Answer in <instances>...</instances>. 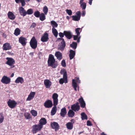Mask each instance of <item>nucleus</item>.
I'll list each match as a JSON object with an SVG mask.
<instances>
[{"label": "nucleus", "instance_id": "nucleus-8", "mask_svg": "<svg viewBox=\"0 0 135 135\" xmlns=\"http://www.w3.org/2000/svg\"><path fill=\"white\" fill-rule=\"evenodd\" d=\"M10 81V79L5 76H3L1 80V81L2 83L6 84H8Z\"/></svg>", "mask_w": 135, "mask_h": 135}, {"label": "nucleus", "instance_id": "nucleus-30", "mask_svg": "<svg viewBox=\"0 0 135 135\" xmlns=\"http://www.w3.org/2000/svg\"><path fill=\"white\" fill-rule=\"evenodd\" d=\"M68 114L69 117H72L74 116L75 113L73 110H70L68 113Z\"/></svg>", "mask_w": 135, "mask_h": 135}, {"label": "nucleus", "instance_id": "nucleus-49", "mask_svg": "<svg viewBox=\"0 0 135 135\" xmlns=\"http://www.w3.org/2000/svg\"><path fill=\"white\" fill-rule=\"evenodd\" d=\"M20 2H21V5L22 6H25V0H21Z\"/></svg>", "mask_w": 135, "mask_h": 135}, {"label": "nucleus", "instance_id": "nucleus-37", "mask_svg": "<svg viewBox=\"0 0 135 135\" xmlns=\"http://www.w3.org/2000/svg\"><path fill=\"white\" fill-rule=\"evenodd\" d=\"M81 119L82 120L87 119V116L84 113H82L81 114Z\"/></svg>", "mask_w": 135, "mask_h": 135}, {"label": "nucleus", "instance_id": "nucleus-56", "mask_svg": "<svg viewBox=\"0 0 135 135\" xmlns=\"http://www.w3.org/2000/svg\"><path fill=\"white\" fill-rule=\"evenodd\" d=\"M93 0H89V4L90 5H91L92 3V2Z\"/></svg>", "mask_w": 135, "mask_h": 135}, {"label": "nucleus", "instance_id": "nucleus-41", "mask_svg": "<svg viewBox=\"0 0 135 135\" xmlns=\"http://www.w3.org/2000/svg\"><path fill=\"white\" fill-rule=\"evenodd\" d=\"M80 7L82 8V9L84 10L85 9L86 7V4L85 3H84L80 4Z\"/></svg>", "mask_w": 135, "mask_h": 135}, {"label": "nucleus", "instance_id": "nucleus-35", "mask_svg": "<svg viewBox=\"0 0 135 135\" xmlns=\"http://www.w3.org/2000/svg\"><path fill=\"white\" fill-rule=\"evenodd\" d=\"M52 32L54 35L57 37L58 35V33L57 30L54 28H52Z\"/></svg>", "mask_w": 135, "mask_h": 135}, {"label": "nucleus", "instance_id": "nucleus-55", "mask_svg": "<svg viewBox=\"0 0 135 135\" xmlns=\"http://www.w3.org/2000/svg\"><path fill=\"white\" fill-rule=\"evenodd\" d=\"M85 11H82V16H84L85 14Z\"/></svg>", "mask_w": 135, "mask_h": 135}, {"label": "nucleus", "instance_id": "nucleus-18", "mask_svg": "<svg viewBox=\"0 0 135 135\" xmlns=\"http://www.w3.org/2000/svg\"><path fill=\"white\" fill-rule=\"evenodd\" d=\"M44 84L46 88H49L52 84L51 82L48 79H46L44 81Z\"/></svg>", "mask_w": 135, "mask_h": 135}, {"label": "nucleus", "instance_id": "nucleus-20", "mask_svg": "<svg viewBox=\"0 0 135 135\" xmlns=\"http://www.w3.org/2000/svg\"><path fill=\"white\" fill-rule=\"evenodd\" d=\"M64 35L68 39H70L72 37V33L70 31H64Z\"/></svg>", "mask_w": 135, "mask_h": 135}, {"label": "nucleus", "instance_id": "nucleus-53", "mask_svg": "<svg viewBox=\"0 0 135 135\" xmlns=\"http://www.w3.org/2000/svg\"><path fill=\"white\" fill-rule=\"evenodd\" d=\"M36 24L35 23H33L31 26V28H34L36 26Z\"/></svg>", "mask_w": 135, "mask_h": 135}, {"label": "nucleus", "instance_id": "nucleus-52", "mask_svg": "<svg viewBox=\"0 0 135 135\" xmlns=\"http://www.w3.org/2000/svg\"><path fill=\"white\" fill-rule=\"evenodd\" d=\"M87 124L88 126H91L92 125L91 122L89 120L87 121Z\"/></svg>", "mask_w": 135, "mask_h": 135}, {"label": "nucleus", "instance_id": "nucleus-6", "mask_svg": "<svg viewBox=\"0 0 135 135\" xmlns=\"http://www.w3.org/2000/svg\"><path fill=\"white\" fill-rule=\"evenodd\" d=\"M6 59L7 60L6 64L11 66L12 68H13L14 66L13 65L15 63V61L14 59L12 58L8 57H7Z\"/></svg>", "mask_w": 135, "mask_h": 135}, {"label": "nucleus", "instance_id": "nucleus-45", "mask_svg": "<svg viewBox=\"0 0 135 135\" xmlns=\"http://www.w3.org/2000/svg\"><path fill=\"white\" fill-rule=\"evenodd\" d=\"M25 116L27 119H28L30 118V114L28 113H26L25 114Z\"/></svg>", "mask_w": 135, "mask_h": 135}, {"label": "nucleus", "instance_id": "nucleus-59", "mask_svg": "<svg viewBox=\"0 0 135 135\" xmlns=\"http://www.w3.org/2000/svg\"><path fill=\"white\" fill-rule=\"evenodd\" d=\"M84 0H80V2L79 4H80L84 3V2H83Z\"/></svg>", "mask_w": 135, "mask_h": 135}, {"label": "nucleus", "instance_id": "nucleus-64", "mask_svg": "<svg viewBox=\"0 0 135 135\" xmlns=\"http://www.w3.org/2000/svg\"><path fill=\"white\" fill-rule=\"evenodd\" d=\"M102 135H106L104 132H103L101 134Z\"/></svg>", "mask_w": 135, "mask_h": 135}, {"label": "nucleus", "instance_id": "nucleus-38", "mask_svg": "<svg viewBox=\"0 0 135 135\" xmlns=\"http://www.w3.org/2000/svg\"><path fill=\"white\" fill-rule=\"evenodd\" d=\"M77 46V43L75 42H73L72 44L70 45V46L74 49H76Z\"/></svg>", "mask_w": 135, "mask_h": 135}, {"label": "nucleus", "instance_id": "nucleus-44", "mask_svg": "<svg viewBox=\"0 0 135 135\" xmlns=\"http://www.w3.org/2000/svg\"><path fill=\"white\" fill-rule=\"evenodd\" d=\"M40 15V12L38 11L35 12L34 13V15L36 17H39Z\"/></svg>", "mask_w": 135, "mask_h": 135}, {"label": "nucleus", "instance_id": "nucleus-29", "mask_svg": "<svg viewBox=\"0 0 135 135\" xmlns=\"http://www.w3.org/2000/svg\"><path fill=\"white\" fill-rule=\"evenodd\" d=\"M66 113V108H64L61 109L60 114L61 116L63 117L65 115Z\"/></svg>", "mask_w": 135, "mask_h": 135}, {"label": "nucleus", "instance_id": "nucleus-22", "mask_svg": "<svg viewBox=\"0 0 135 135\" xmlns=\"http://www.w3.org/2000/svg\"><path fill=\"white\" fill-rule=\"evenodd\" d=\"M79 101L80 104L82 108H84L85 106V103L82 97L79 99Z\"/></svg>", "mask_w": 135, "mask_h": 135}, {"label": "nucleus", "instance_id": "nucleus-28", "mask_svg": "<svg viewBox=\"0 0 135 135\" xmlns=\"http://www.w3.org/2000/svg\"><path fill=\"white\" fill-rule=\"evenodd\" d=\"M66 126L68 129L71 130L73 128V124L71 122H69L66 124Z\"/></svg>", "mask_w": 135, "mask_h": 135}, {"label": "nucleus", "instance_id": "nucleus-58", "mask_svg": "<svg viewBox=\"0 0 135 135\" xmlns=\"http://www.w3.org/2000/svg\"><path fill=\"white\" fill-rule=\"evenodd\" d=\"M70 121L73 124V123H75V120L74 119H72Z\"/></svg>", "mask_w": 135, "mask_h": 135}, {"label": "nucleus", "instance_id": "nucleus-14", "mask_svg": "<svg viewBox=\"0 0 135 135\" xmlns=\"http://www.w3.org/2000/svg\"><path fill=\"white\" fill-rule=\"evenodd\" d=\"M12 48L10 44L7 42L6 43L3 45V49L5 50H11Z\"/></svg>", "mask_w": 135, "mask_h": 135}, {"label": "nucleus", "instance_id": "nucleus-13", "mask_svg": "<svg viewBox=\"0 0 135 135\" xmlns=\"http://www.w3.org/2000/svg\"><path fill=\"white\" fill-rule=\"evenodd\" d=\"M27 39L23 37H21L19 39V42L23 46H25L26 44Z\"/></svg>", "mask_w": 135, "mask_h": 135}, {"label": "nucleus", "instance_id": "nucleus-17", "mask_svg": "<svg viewBox=\"0 0 135 135\" xmlns=\"http://www.w3.org/2000/svg\"><path fill=\"white\" fill-rule=\"evenodd\" d=\"M18 10L21 15L25 16L26 15V11L22 7H19L18 8Z\"/></svg>", "mask_w": 135, "mask_h": 135}, {"label": "nucleus", "instance_id": "nucleus-31", "mask_svg": "<svg viewBox=\"0 0 135 135\" xmlns=\"http://www.w3.org/2000/svg\"><path fill=\"white\" fill-rule=\"evenodd\" d=\"M51 24L52 27L54 28L57 27L58 26L57 23L54 21H52L51 22Z\"/></svg>", "mask_w": 135, "mask_h": 135}, {"label": "nucleus", "instance_id": "nucleus-39", "mask_svg": "<svg viewBox=\"0 0 135 135\" xmlns=\"http://www.w3.org/2000/svg\"><path fill=\"white\" fill-rule=\"evenodd\" d=\"M32 115L34 117H36L37 115V112L36 110H32L30 112Z\"/></svg>", "mask_w": 135, "mask_h": 135}, {"label": "nucleus", "instance_id": "nucleus-62", "mask_svg": "<svg viewBox=\"0 0 135 135\" xmlns=\"http://www.w3.org/2000/svg\"><path fill=\"white\" fill-rule=\"evenodd\" d=\"M14 75V74L13 73L11 75V77H12Z\"/></svg>", "mask_w": 135, "mask_h": 135}, {"label": "nucleus", "instance_id": "nucleus-48", "mask_svg": "<svg viewBox=\"0 0 135 135\" xmlns=\"http://www.w3.org/2000/svg\"><path fill=\"white\" fill-rule=\"evenodd\" d=\"M61 64L64 67H65L66 66V64L65 60H63L61 61Z\"/></svg>", "mask_w": 135, "mask_h": 135}, {"label": "nucleus", "instance_id": "nucleus-43", "mask_svg": "<svg viewBox=\"0 0 135 135\" xmlns=\"http://www.w3.org/2000/svg\"><path fill=\"white\" fill-rule=\"evenodd\" d=\"M4 119V116L2 113H0V123H2Z\"/></svg>", "mask_w": 135, "mask_h": 135}, {"label": "nucleus", "instance_id": "nucleus-10", "mask_svg": "<svg viewBox=\"0 0 135 135\" xmlns=\"http://www.w3.org/2000/svg\"><path fill=\"white\" fill-rule=\"evenodd\" d=\"M76 15L73 16H71L73 18V20L75 21H79L80 19V11H77L76 13Z\"/></svg>", "mask_w": 135, "mask_h": 135}, {"label": "nucleus", "instance_id": "nucleus-12", "mask_svg": "<svg viewBox=\"0 0 135 135\" xmlns=\"http://www.w3.org/2000/svg\"><path fill=\"white\" fill-rule=\"evenodd\" d=\"M78 102H77L75 104L72 105L71 106V109L73 110L75 112L78 111L80 109V106Z\"/></svg>", "mask_w": 135, "mask_h": 135}, {"label": "nucleus", "instance_id": "nucleus-54", "mask_svg": "<svg viewBox=\"0 0 135 135\" xmlns=\"http://www.w3.org/2000/svg\"><path fill=\"white\" fill-rule=\"evenodd\" d=\"M57 41H64V40L62 38H59L57 39Z\"/></svg>", "mask_w": 135, "mask_h": 135}, {"label": "nucleus", "instance_id": "nucleus-16", "mask_svg": "<svg viewBox=\"0 0 135 135\" xmlns=\"http://www.w3.org/2000/svg\"><path fill=\"white\" fill-rule=\"evenodd\" d=\"M48 39V35L47 33L45 32L41 38V40L43 42H46L47 41Z\"/></svg>", "mask_w": 135, "mask_h": 135}, {"label": "nucleus", "instance_id": "nucleus-40", "mask_svg": "<svg viewBox=\"0 0 135 135\" xmlns=\"http://www.w3.org/2000/svg\"><path fill=\"white\" fill-rule=\"evenodd\" d=\"M43 10L44 14L45 15H47L48 12V9L47 7L45 6L43 8Z\"/></svg>", "mask_w": 135, "mask_h": 135}, {"label": "nucleus", "instance_id": "nucleus-24", "mask_svg": "<svg viewBox=\"0 0 135 135\" xmlns=\"http://www.w3.org/2000/svg\"><path fill=\"white\" fill-rule=\"evenodd\" d=\"M75 52L74 51L70 50V51L69 56L70 60L73 59L75 56Z\"/></svg>", "mask_w": 135, "mask_h": 135}, {"label": "nucleus", "instance_id": "nucleus-11", "mask_svg": "<svg viewBox=\"0 0 135 135\" xmlns=\"http://www.w3.org/2000/svg\"><path fill=\"white\" fill-rule=\"evenodd\" d=\"M50 125L52 128L54 129L56 131H57L59 129V126L57 122H54L51 123Z\"/></svg>", "mask_w": 135, "mask_h": 135}, {"label": "nucleus", "instance_id": "nucleus-32", "mask_svg": "<svg viewBox=\"0 0 135 135\" xmlns=\"http://www.w3.org/2000/svg\"><path fill=\"white\" fill-rule=\"evenodd\" d=\"M56 106H54L51 110V115H54L56 113Z\"/></svg>", "mask_w": 135, "mask_h": 135}, {"label": "nucleus", "instance_id": "nucleus-26", "mask_svg": "<svg viewBox=\"0 0 135 135\" xmlns=\"http://www.w3.org/2000/svg\"><path fill=\"white\" fill-rule=\"evenodd\" d=\"M47 123L46 120L45 118H41L39 121V124H40L43 127V125H45Z\"/></svg>", "mask_w": 135, "mask_h": 135}, {"label": "nucleus", "instance_id": "nucleus-47", "mask_svg": "<svg viewBox=\"0 0 135 135\" xmlns=\"http://www.w3.org/2000/svg\"><path fill=\"white\" fill-rule=\"evenodd\" d=\"M66 13L69 15H71L72 14V12L70 9H66Z\"/></svg>", "mask_w": 135, "mask_h": 135}, {"label": "nucleus", "instance_id": "nucleus-5", "mask_svg": "<svg viewBox=\"0 0 135 135\" xmlns=\"http://www.w3.org/2000/svg\"><path fill=\"white\" fill-rule=\"evenodd\" d=\"M42 128V126L40 124H35L32 126V131L33 133H35L40 131Z\"/></svg>", "mask_w": 135, "mask_h": 135}, {"label": "nucleus", "instance_id": "nucleus-57", "mask_svg": "<svg viewBox=\"0 0 135 135\" xmlns=\"http://www.w3.org/2000/svg\"><path fill=\"white\" fill-rule=\"evenodd\" d=\"M21 0H15V2L17 3H19Z\"/></svg>", "mask_w": 135, "mask_h": 135}, {"label": "nucleus", "instance_id": "nucleus-42", "mask_svg": "<svg viewBox=\"0 0 135 135\" xmlns=\"http://www.w3.org/2000/svg\"><path fill=\"white\" fill-rule=\"evenodd\" d=\"M33 10L31 8L28 9L27 12H26V15H30L32 14L33 13Z\"/></svg>", "mask_w": 135, "mask_h": 135}, {"label": "nucleus", "instance_id": "nucleus-15", "mask_svg": "<svg viewBox=\"0 0 135 135\" xmlns=\"http://www.w3.org/2000/svg\"><path fill=\"white\" fill-rule=\"evenodd\" d=\"M35 92H31L28 95L26 100L27 101H30L33 99L35 95Z\"/></svg>", "mask_w": 135, "mask_h": 135}, {"label": "nucleus", "instance_id": "nucleus-9", "mask_svg": "<svg viewBox=\"0 0 135 135\" xmlns=\"http://www.w3.org/2000/svg\"><path fill=\"white\" fill-rule=\"evenodd\" d=\"M58 95L56 93H54L52 96V98L53 99L54 105L56 106L57 105L58 103Z\"/></svg>", "mask_w": 135, "mask_h": 135}, {"label": "nucleus", "instance_id": "nucleus-4", "mask_svg": "<svg viewBox=\"0 0 135 135\" xmlns=\"http://www.w3.org/2000/svg\"><path fill=\"white\" fill-rule=\"evenodd\" d=\"M30 44L31 47L33 49H35L37 48V41L35 37H33L31 38Z\"/></svg>", "mask_w": 135, "mask_h": 135}, {"label": "nucleus", "instance_id": "nucleus-63", "mask_svg": "<svg viewBox=\"0 0 135 135\" xmlns=\"http://www.w3.org/2000/svg\"><path fill=\"white\" fill-rule=\"evenodd\" d=\"M77 42H80V39H79V38H78V39H77Z\"/></svg>", "mask_w": 135, "mask_h": 135}, {"label": "nucleus", "instance_id": "nucleus-50", "mask_svg": "<svg viewBox=\"0 0 135 135\" xmlns=\"http://www.w3.org/2000/svg\"><path fill=\"white\" fill-rule=\"evenodd\" d=\"M64 34L63 33H62L61 32H60L59 33V36L61 37L62 38L64 37Z\"/></svg>", "mask_w": 135, "mask_h": 135}, {"label": "nucleus", "instance_id": "nucleus-46", "mask_svg": "<svg viewBox=\"0 0 135 135\" xmlns=\"http://www.w3.org/2000/svg\"><path fill=\"white\" fill-rule=\"evenodd\" d=\"M80 37H81L80 36L76 35H74V40H76L78 38L80 39Z\"/></svg>", "mask_w": 135, "mask_h": 135}, {"label": "nucleus", "instance_id": "nucleus-27", "mask_svg": "<svg viewBox=\"0 0 135 135\" xmlns=\"http://www.w3.org/2000/svg\"><path fill=\"white\" fill-rule=\"evenodd\" d=\"M65 46V44L64 41H61V44L60 47H59V49L61 51L63 50Z\"/></svg>", "mask_w": 135, "mask_h": 135}, {"label": "nucleus", "instance_id": "nucleus-21", "mask_svg": "<svg viewBox=\"0 0 135 135\" xmlns=\"http://www.w3.org/2000/svg\"><path fill=\"white\" fill-rule=\"evenodd\" d=\"M8 18L11 20H13L15 19L16 16L13 13L11 12H9L7 13Z\"/></svg>", "mask_w": 135, "mask_h": 135}, {"label": "nucleus", "instance_id": "nucleus-36", "mask_svg": "<svg viewBox=\"0 0 135 135\" xmlns=\"http://www.w3.org/2000/svg\"><path fill=\"white\" fill-rule=\"evenodd\" d=\"M82 31V29L78 28L75 29V31L77 35H80V32H81Z\"/></svg>", "mask_w": 135, "mask_h": 135}, {"label": "nucleus", "instance_id": "nucleus-51", "mask_svg": "<svg viewBox=\"0 0 135 135\" xmlns=\"http://www.w3.org/2000/svg\"><path fill=\"white\" fill-rule=\"evenodd\" d=\"M7 54L9 55L12 56L14 54L12 52L8 51L7 52Z\"/></svg>", "mask_w": 135, "mask_h": 135}, {"label": "nucleus", "instance_id": "nucleus-7", "mask_svg": "<svg viewBox=\"0 0 135 135\" xmlns=\"http://www.w3.org/2000/svg\"><path fill=\"white\" fill-rule=\"evenodd\" d=\"M7 104L10 108L12 109L16 106L17 103L15 100L9 99L7 102Z\"/></svg>", "mask_w": 135, "mask_h": 135}, {"label": "nucleus", "instance_id": "nucleus-61", "mask_svg": "<svg viewBox=\"0 0 135 135\" xmlns=\"http://www.w3.org/2000/svg\"><path fill=\"white\" fill-rule=\"evenodd\" d=\"M66 18L68 20H69V18H70V17L69 16H67L66 17Z\"/></svg>", "mask_w": 135, "mask_h": 135}, {"label": "nucleus", "instance_id": "nucleus-1", "mask_svg": "<svg viewBox=\"0 0 135 135\" xmlns=\"http://www.w3.org/2000/svg\"><path fill=\"white\" fill-rule=\"evenodd\" d=\"M48 66H50L53 68H55L58 65L57 63L56 62L54 56L51 54L49 55L48 61Z\"/></svg>", "mask_w": 135, "mask_h": 135}, {"label": "nucleus", "instance_id": "nucleus-3", "mask_svg": "<svg viewBox=\"0 0 135 135\" xmlns=\"http://www.w3.org/2000/svg\"><path fill=\"white\" fill-rule=\"evenodd\" d=\"M80 80H79V77H75V79L72 80V86L75 91H76L77 90V84H79L80 83Z\"/></svg>", "mask_w": 135, "mask_h": 135}, {"label": "nucleus", "instance_id": "nucleus-23", "mask_svg": "<svg viewBox=\"0 0 135 135\" xmlns=\"http://www.w3.org/2000/svg\"><path fill=\"white\" fill-rule=\"evenodd\" d=\"M55 56L56 57L57 59L59 60L62 59V55L61 53L59 51L56 52L55 54Z\"/></svg>", "mask_w": 135, "mask_h": 135}, {"label": "nucleus", "instance_id": "nucleus-34", "mask_svg": "<svg viewBox=\"0 0 135 135\" xmlns=\"http://www.w3.org/2000/svg\"><path fill=\"white\" fill-rule=\"evenodd\" d=\"M20 32L21 31L20 29L18 28H17L15 31L14 34L15 35L17 36L20 34Z\"/></svg>", "mask_w": 135, "mask_h": 135}, {"label": "nucleus", "instance_id": "nucleus-60", "mask_svg": "<svg viewBox=\"0 0 135 135\" xmlns=\"http://www.w3.org/2000/svg\"><path fill=\"white\" fill-rule=\"evenodd\" d=\"M30 55L32 56L34 54V53L33 52H31L29 54Z\"/></svg>", "mask_w": 135, "mask_h": 135}, {"label": "nucleus", "instance_id": "nucleus-2", "mask_svg": "<svg viewBox=\"0 0 135 135\" xmlns=\"http://www.w3.org/2000/svg\"><path fill=\"white\" fill-rule=\"evenodd\" d=\"M60 74H63V78H61L59 80V83L61 84H62L64 83H65L67 82V76L66 72L65 69L61 70L60 71Z\"/></svg>", "mask_w": 135, "mask_h": 135}, {"label": "nucleus", "instance_id": "nucleus-33", "mask_svg": "<svg viewBox=\"0 0 135 135\" xmlns=\"http://www.w3.org/2000/svg\"><path fill=\"white\" fill-rule=\"evenodd\" d=\"M39 17L40 20L42 21H44L46 18L45 14L43 13L41 14Z\"/></svg>", "mask_w": 135, "mask_h": 135}, {"label": "nucleus", "instance_id": "nucleus-19", "mask_svg": "<svg viewBox=\"0 0 135 135\" xmlns=\"http://www.w3.org/2000/svg\"><path fill=\"white\" fill-rule=\"evenodd\" d=\"M44 105L46 108H50L51 107L52 105V101L49 100H47L44 103Z\"/></svg>", "mask_w": 135, "mask_h": 135}, {"label": "nucleus", "instance_id": "nucleus-25", "mask_svg": "<svg viewBox=\"0 0 135 135\" xmlns=\"http://www.w3.org/2000/svg\"><path fill=\"white\" fill-rule=\"evenodd\" d=\"M24 81L22 77H18L15 80V82L17 83H20L22 84Z\"/></svg>", "mask_w": 135, "mask_h": 135}]
</instances>
